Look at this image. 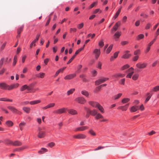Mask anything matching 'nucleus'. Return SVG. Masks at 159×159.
<instances>
[{
    "label": "nucleus",
    "mask_w": 159,
    "mask_h": 159,
    "mask_svg": "<svg viewBox=\"0 0 159 159\" xmlns=\"http://www.w3.org/2000/svg\"><path fill=\"white\" fill-rule=\"evenodd\" d=\"M87 136L86 135L83 134H78L74 135L73 137L77 139H84L86 138Z\"/></svg>",
    "instance_id": "obj_1"
},
{
    "label": "nucleus",
    "mask_w": 159,
    "mask_h": 159,
    "mask_svg": "<svg viewBox=\"0 0 159 159\" xmlns=\"http://www.w3.org/2000/svg\"><path fill=\"white\" fill-rule=\"evenodd\" d=\"M147 65L146 63L139 62L136 64V66L139 69H142L146 67Z\"/></svg>",
    "instance_id": "obj_2"
},
{
    "label": "nucleus",
    "mask_w": 159,
    "mask_h": 159,
    "mask_svg": "<svg viewBox=\"0 0 159 159\" xmlns=\"http://www.w3.org/2000/svg\"><path fill=\"white\" fill-rule=\"evenodd\" d=\"M109 78H102L97 81L95 82V84L96 85H98L99 84L103 83L106 81L108 80Z\"/></svg>",
    "instance_id": "obj_3"
},
{
    "label": "nucleus",
    "mask_w": 159,
    "mask_h": 159,
    "mask_svg": "<svg viewBox=\"0 0 159 159\" xmlns=\"http://www.w3.org/2000/svg\"><path fill=\"white\" fill-rule=\"evenodd\" d=\"M7 108L10 110L13 113L20 114L21 112L18 110L15 107L11 106H8Z\"/></svg>",
    "instance_id": "obj_4"
},
{
    "label": "nucleus",
    "mask_w": 159,
    "mask_h": 159,
    "mask_svg": "<svg viewBox=\"0 0 159 159\" xmlns=\"http://www.w3.org/2000/svg\"><path fill=\"white\" fill-rule=\"evenodd\" d=\"M75 100L77 101L78 103L82 104L86 102V100L84 98L81 97L76 98Z\"/></svg>",
    "instance_id": "obj_5"
},
{
    "label": "nucleus",
    "mask_w": 159,
    "mask_h": 159,
    "mask_svg": "<svg viewBox=\"0 0 159 159\" xmlns=\"http://www.w3.org/2000/svg\"><path fill=\"white\" fill-rule=\"evenodd\" d=\"M38 130L39 132L38 136L40 138L44 137L45 136V131H42V128L40 127L38 128Z\"/></svg>",
    "instance_id": "obj_6"
},
{
    "label": "nucleus",
    "mask_w": 159,
    "mask_h": 159,
    "mask_svg": "<svg viewBox=\"0 0 159 159\" xmlns=\"http://www.w3.org/2000/svg\"><path fill=\"white\" fill-rule=\"evenodd\" d=\"M19 84L18 83L12 84L10 85H7V89H8L9 90H12L14 89H16L19 86Z\"/></svg>",
    "instance_id": "obj_7"
},
{
    "label": "nucleus",
    "mask_w": 159,
    "mask_h": 159,
    "mask_svg": "<svg viewBox=\"0 0 159 159\" xmlns=\"http://www.w3.org/2000/svg\"><path fill=\"white\" fill-rule=\"evenodd\" d=\"M134 69L133 67H131L129 69L127 70V72H128L129 73L126 75V77L130 78L133 74L134 73Z\"/></svg>",
    "instance_id": "obj_8"
},
{
    "label": "nucleus",
    "mask_w": 159,
    "mask_h": 159,
    "mask_svg": "<svg viewBox=\"0 0 159 159\" xmlns=\"http://www.w3.org/2000/svg\"><path fill=\"white\" fill-rule=\"evenodd\" d=\"M93 53L95 55V57L96 59H98L100 54V50L98 49H95L93 51Z\"/></svg>",
    "instance_id": "obj_9"
},
{
    "label": "nucleus",
    "mask_w": 159,
    "mask_h": 159,
    "mask_svg": "<svg viewBox=\"0 0 159 159\" xmlns=\"http://www.w3.org/2000/svg\"><path fill=\"white\" fill-rule=\"evenodd\" d=\"M120 22L118 21L117 22L114 26L113 28L111 30V32L112 33H113L114 32L116 31L118 29V27L120 26Z\"/></svg>",
    "instance_id": "obj_10"
},
{
    "label": "nucleus",
    "mask_w": 159,
    "mask_h": 159,
    "mask_svg": "<svg viewBox=\"0 0 159 159\" xmlns=\"http://www.w3.org/2000/svg\"><path fill=\"white\" fill-rule=\"evenodd\" d=\"M66 111V109L64 108H63L55 110L54 111L53 113H54L60 114L65 113Z\"/></svg>",
    "instance_id": "obj_11"
},
{
    "label": "nucleus",
    "mask_w": 159,
    "mask_h": 159,
    "mask_svg": "<svg viewBox=\"0 0 159 159\" xmlns=\"http://www.w3.org/2000/svg\"><path fill=\"white\" fill-rule=\"evenodd\" d=\"M88 127L87 126H83L82 127H79L75 129H74V131L76 132L80 131H83L88 129Z\"/></svg>",
    "instance_id": "obj_12"
},
{
    "label": "nucleus",
    "mask_w": 159,
    "mask_h": 159,
    "mask_svg": "<svg viewBox=\"0 0 159 159\" xmlns=\"http://www.w3.org/2000/svg\"><path fill=\"white\" fill-rule=\"evenodd\" d=\"M76 75L75 74H70L65 76L64 78L66 80H69L73 78Z\"/></svg>",
    "instance_id": "obj_13"
},
{
    "label": "nucleus",
    "mask_w": 159,
    "mask_h": 159,
    "mask_svg": "<svg viewBox=\"0 0 159 159\" xmlns=\"http://www.w3.org/2000/svg\"><path fill=\"white\" fill-rule=\"evenodd\" d=\"M125 75L124 74H121L120 73H116L113 75H112V77L114 78H117V77H121L122 78L124 77L125 76Z\"/></svg>",
    "instance_id": "obj_14"
},
{
    "label": "nucleus",
    "mask_w": 159,
    "mask_h": 159,
    "mask_svg": "<svg viewBox=\"0 0 159 159\" xmlns=\"http://www.w3.org/2000/svg\"><path fill=\"white\" fill-rule=\"evenodd\" d=\"M129 104H127L125 106H121L119 107L118 109L120 110H121L122 111H126L128 107Z\"/></svg>",
    "instance_id": "obj_15"
},
{
    "label": "nucleus",
    "mask_w": 159,
    "mask_h": 159,
    "mask_svg": "<svg viewBox=\"0 0 159 159\" xmlns=\"http://www.w3.org/2000/svg\"><path fill=\"white\" fill-rule=\"evenodd\" d=\"M68 112L72 115H75L77 114L78 112L77 111L73 109H70L68 110Z\"/></svg>",
    "instance_id": "obj_16"
},
{
    "label": "nucleus",
    "mask_w": 159,
    "mask_h": 159,
    "mask_svg": "<svg viewBox=\"0 0 159 159\" xmlns=\"http://www.w3.org/2000/svg\"><path fill=\"white\" fill-rule=\"evenodd\" d=\"M7 85L6 84L2 83L0 84V88L3 90L7 89Z\"/></svg>",
    "instance_id": "obj_17"
},
{
    "label": "nucleus",
    "mask_w": 159,
    "mask_h": 159,
    "mask_svg": "<svg viewBox=\"0 0 159 159\" xmlns=\"http://www.w3.org/2000/svg\"><path fill=\"white\" fill-rule=\"evenodd\" d=\"M89 104L93 107H97L98 103L96 102L90 101L89 102Z\"/></svg>",
    "instance_id": "obj_18"
},
{
    "label": "nucleus",
    "mask_w": 159,
    "mask_h": 159,
    "mask_svg": "<svg viewBox=\"0 0 159 159\" xmlns=\"http://www.w3.org/2000/svg\"><path fill=\"white\" fill-rule=\"evenodd\" d=\"M139 109V107L137 106H133L130 108V110L131 112H135Z\"/></svg>",
    "instance_id": "obj_19"
},
{
    "label": "nucleus",
    "mask_w": 159,
    "mask_h": 159,
    "mask_svg": "<svg viewBox=\"0 0 159 159\" xmlns=\"http://www.w3.org/2000/svg\"><path fill=\"white\" fill-rule=\"evenodd\" d=\"M45 75V74L43 72H40L39 74H36L35 75L36 77L38 78H43Z\"/></svg>",
    "instance_id": "obj_20"
},
{
    "label": "nucleus",
    "mask_w": 159,
    "mask_h": 159,
    "mask_svg": "<svg viewBox=\"0 0 159 159\" xmlns=\"http://www.w3.org/2000/svg\"><path fill=\"white\" fill-rule=\"evenodd\" d=\"M21 142L18 141H16L13 142L12 145L14 146H20L22 145Z\"/></svg>",
    "instance_id": "obj_21"
},
{
    "label": "nucleus",
    "mask_w": 159,
    "mask_h": 159,
    "mask_svg": "<svg viewBox=\"0 0 159 159\" xmlns=\"http://www.w3.org/2000/svg\"><path fill=\"white\" fill-rule=\"evenodd\" d=\"M41 102V101L40 100H34L31 101L30 102V103L31 105H35L38 104Z\"/></svg>",
    "instance_id": "obj_22"
},
{
    "label": "nucleus",
    "mask_w": 159,
    "mask_h": 159,
    "mask_svg": "<svg viewBox=\"0 0 159 159\" xmlns=\"http://www.w3.org/2000/svg\"><path fill=\"white\" fill-rule=\"evenodd\" d=\"M95 119L98 120L100 119H103V116L100 113H97L95 117Z\"/></svg>",
    "instance_id": "obj_23"
},
{
    "label": "nucleus",
    "mask_w": 159,
    "mask_h": 159,
    "mask_svg": "<svg viewBox=\"0 0 159 159\" xmlns=\"http://www.w3.org/2000/svg\"><path fill=\"white\" fill-rule=\"evenodd\" d=\"M121 32H116L114 35V38L116 39V40H117L116 39H118L119 38L120 36L121 35Z\"/></svg>",
    "instance_id": "obj_24"
},
{
    "label": "nucleus",
    "mask_w": 159,
    "mask_h": 159,
    "mask_svg": "<svg viewBox=\"0 0 159 159\" xmlns=\"http://www.w3.org/2000/svg\"><path fill=\"white\" fill-rule=\"evenodd\" d=\"M129 52V51H127L125 52V53L122 56V58L124 59H126L130 57L131 55L129 54H128V53Z\"/></svg>",
    "instance_id": "obj_25"
},
{
    "label": "nucleus",
    "mask_w": 159,
    "mask_h": 159,
    "mask_svg": "<svg viewBox=\"0 0 159 159\" xmlns=\"http://www.w3.org/2000/svg\"><path fill=\"white\" fill-rule=\"evenodd\" d=\"M0 101H8L10 102H12V100L11 99H9L7 98H0Z\"/></svg>",
    "instance_id": "obj_26"
},
{
    "label": "nucleus",
    "mask_w": 159,
    "mask_h": 159,
    "mask_svg": "<svg viewBox=\"0 0 159 159\" xmlns=\"http://www.w3.org/2000/svg\"><path fill=\"white\" fill-rule=\"evenodd\" d=\"M97 113V111L95 109L91 110V111H90V114L93 116H95Z\"/></svg>",
    "instance_id": "obj_27"
},
{
    "label": "nucleus",
    "mask_w": 159,
    "mask_h": 159,
    "mask_svg": "<svg viewBox=\"0 0 159 159\" xmlns=\"http://www.w3.org/2000/svg\"><path fill=\"white\" fill-rule=\"evenodd\" d=\"M147 95L148 96L147 97V98H146V99L145 101V103H146L151 98V97L152 95V93L150 94L149 93H147Z\"/></svg>",
    "instance_id": "obj_28"
},
{
    "label": "nucleus",
    "mask_w": 159,
    "mask_h": 159,
    "mask_svg": "<svg viewBox=\"0 0 159 159\" xmlns=\"http://www.w3.org/2000/svg\"><path fill=\"white\" fill-rule=\"evenodd\" d=\"M81 93L82 94L84 95L85 96L87 97H88L89 95V93H88V92L85 90L82 91L81 92Z\"/></svg>",
    "instance_id": "obj_29"
},
{
    "label": "nucleus",
    "mask_w": 159,
    "mask_h": 159,
    "mask_svg": "<svg viewBox=\"0 0 159 159\" xmlns=\"http://www.w3.org/2000/svg\"><path fill=\"white\" fill-rule=\"evenodd\" d=\"M23 110L26 113H28L30 112V109L29 107H24L23 108Z\"/></svg>",
    "instance_id": "obj_30"
},
{
    "label": "nucleus",
    "mask_w": 159,
    "mask_h": 159,
    "mask_svg": "<svg viewBox=\"0 0 159 159\" xmlns=\"http://www.w3.org/2000/svg\"><path fill=\"white\" fill-rule=\"evenodd\" d=\"M113 46V44H111V45H110L109 47L107 48L106 51V52L108 54L111 51L112 49Z\"/></svg>",
    "instance_id": "obj_31"
},
{
    "label": "nucleus",
    "mask_w": 159,
    "mask_h": 159,
    "mask_svg": "<svg viewBox=\"0 0 159 159\" xmlns=\"http://www.w3.org/2000/svg\"><path fill=\"white\" fill-rule=\"evenodd\" d=\"M100 111L102 113H104V109L103 107L99 103L97 107Z\"/></svg>",
    "instance_id": "obj_32"
},
{
    "label": "nucleus",
    "mask_w": 159,
    "mask_h": 159,
    "mask_svg": "<svg viewBox=\"0 0 159 159\" xmlns=\"http://www.w3.org/2000/svg\"><path fill=\"white\" fill-rule=\"evenodd\" d=\"M122 95V93H119L118 94L114 96L113 98L115 100L119 99Z\"/></svg>",
    "instance_id": "obj_33"
},
{
    "label": "nucleus",
    "mask_w": 159,
    "mask_h": 159,
    "mask_svg": "<svg viewBox=\"0 0 159 159\" xmlns=\"http://www.w3.org/2000/svg\"><path fill=\"white\" fill-rule=\"evenodd\" d=\"M129 100L130 99L129 98H125L122 100L121 102L123 103L124 104L128 102Z\"/></svg>",
    "instance_id": "obj_34"
},
{
    "label": "nucleus",
    "mask_w": 159,
    "mask_h": 159,
    "mask_svg": "<svg viewBox=\"0 0 159 159\" xmlns=\"http://www.w3.org/2000/svg\"><path fill=\"white\" fill-rule=\"evenodd\" d=\"M120 12V10H118L116 12L115 15L113 16V19H116L117 17L118 16L119 13Z\"/></svg>",
    "instance_id": "obj_35"
},
{
    "label": "nucleus",
    "mask_w": 159,
    "mask_h": 159,
    "mask_svg": "<svg viewBox=\"0 0 159 159\" xmlns=\"http://www.w3.org/2000/svg\"><path fill=\"white\" fill-rule=\"evenodd\" d=\"M158 91H159V86H157L154 87L150 92H152V91L156 92Z\"/></svg>",
    "instance_id": "obj_36"
},
{
    "label": "nucleus",
    "mask_w": 159,
    "mask_h": 159,
    "mask_svg": "<svg viewBox=\"0 0 159 159\" xmlns=\"http://www.w3.org/2000/svg\"><path fill=\"white\" fill-rule=\"evenodd\" d=\"M89 133L91 135L93 136H95L96 135V133L92 129H90L89 131Z\"/></svg>",
    "instance_id": "obj_37"
},
{
    "label": "nucleus",
    "mask_w": 159,
    "mask_h": 159,
    "mask_svg": "<svg viewBox=\"0 0 159 159\" xmlns=\"http://www.w3.org/2000/svg\"><path fill=\"white\" fill-rule=\"evenodd\" d=\"M47 150L46 149L42 148L41 149L38 151V153H43L44 152H47Z\"/></svg>",
    "instance_id": "obj_38"
},
{
    "label": "nucleus",
    "mask_w": 159,
    "mask_h": 159,
    "mask_svg": "<svg viewBox=\"0 0 159 159\" xmlns=\"http://www.w3.org/2000/svg\"><path fill=\"white\" fill-rule=\"evenodd\" d=\"M24 26L22 25L18 28L17 30V33L20 34L21 32L23 30Z\"/></svg>",
    "instance_id": "obj_39"
},
{
    "label": "nucleus",
    "mask_w": 159,
    "mask_h": 159,
    "mask_svg": "<svg viewBox=\"0 0 159 159\" xmlns=\"http://www.w3.org/2000/svg\"><path fill=\"white\" fill-rule=\"evenodd\" d=\"M6 124L9 127H11L13 125V122L10 121H8L6 122Z\"/></svg>",
    "instance_id": "obj_40"
},
{
    "label": "nucleus",
    "mask_w": 159,
    "mask_h": 159,
    "mask_svg": "<svg viewBox=\"0 0 159 159\" xmlns=\"http://www.w3.org/2000/svg\"><path fill=\"white\" fill-rule=\"evenodd\" d=\"M28 86L25 84L23 85L20 89V91H23L27 89Z\"/></svg>",
    "instance_id": "obj_41"
},
{
    "label": "nucleus",
    "mask_w": 159,
    "mask_h": 159,
    "mask_svg": "<svg viewBox=\"0 0 159 159\" xmlns=\"http://www.w3.org/2000/svg\"><path fill=\"white\" fill-rule=\"evenodd\" d=\"M75 90V89H72L68 91L67 92V94L68 95H70V94H72L74 91Z\"/></svg>",
    "instance_id": "obj_42"
},
{
    "label": "nucleus",
    "mask_w": 159,
    "mask_h": 159,
    "mask_svg": "<svg viewBox=\"0 0 159 159\" xmlns=\"http://www.w3.org/2000/svg\"><path fill=\"white\" fill-rule=\"evenodd\" d=\"M13 141H12L10 140H9V139H6L5 141V143L6 144H11V145H12L13 144Z\"/></svg>",
    "instance_id": "obj_43"
},
{
    "label": "nucleus",
    "mask_w": 159,
    "mask_h": 159,
    "mask_svg": "<svg viewBox=\"0 0 159 159\" xmlns=\"http://www.w3.org/2000/svg\"><path fill=\"white\" fill-rule=\"evenodd\" d=\"M129 66L128 64H126L125 65H124L121 68V70H124L125 69H127V68H129Z\"/></svg>",
    "instance_id": "obj_44"
},
{
    "label": "nucleus",
    "mask_w": 159,
    "mask_h": 159,
    "mask_svg": "<svg viewBox=\"0 0 159 159\" xmlns=\"http://www.w3.org/2000/svg\"><path fill=\"white\" fill-rule=\"evenodd\" d=\"M144 37V35L143 34H140L137 37V39L139 40L140 39L143 38Z\"/></svg>",
    "instance_id": "obj_45"
},
{
    "label": "nucleus",
    "mask_w": 159,
    "mask_h": 159,
    "mask_svg": "<svg viewBox=\"0 0 159 159\" xmlns=\"http://www.w3.org/2000/svg\"><path fill=\"white\" fill-rule=\"evenodd\" d=\"M139 77V75L137 74H134L132 77V79L134 80H136Z\"/></svg>",
    "instance_id": "obj_46"
},
{
    "label": "nucleus",
    "mask_w": 159,
    "mask_h": 159,
    "mask_svg": "<svg viewBox=\"0 0 159 159\" xmlns=\"http://www.w3.org/2000/svg\"><path fill=\"white\" fill-rule=\"evenodd\" d=\"M156 40V38L154 39L148 45V46H149L150 47V46L152 45V44L154 43L155 41Z\"/></svg>",
    "instance_id": "obj_47"
},
{
    "label": "nucleus",
    "mask_w": 159,
    "mask_h": 159,
    "mask_svg": "<svg viewBox=\"0 0 159 159\" xmlns=\"http://www.w3.org/2000/svg\"><path fill=\"white\" fill-rule=\"evenodd\" d=\"M98 45L99 46H100L101 47H102L104 45V43L103 42V40H101V41H100Z\"/></svg>",
    "instance_id": "obj_48"
},
{
    "label": "nucleus",
    "mask_w": 159,
    "mask_h": 159,
    "mask_svg": "<svg viewBox=\"0 0 159 159\" xmlns=\"http://www.w3.org/2000/svg\"><path fill=\"white\" fill-rule=\"evenodd\" d=\"M97 2H93L92 4L90 5L89 7V8L91 9L94 7L95 5L97 3Z\"/></svg>",
    "instance_id": "obj_49"
},
{
    "label": "nucleus",
    "mask_w": 159,
    "mask_h": 159,
    "mask_svg": "<svg viewBox=\"0 0 159 159\" xmlns=\"http://www.w3.org/2000/svg\"><path fill=\"white\" fill-rule=\"evenodd\" d=\"M151 24L150 23H148L147 24L145 27V29L146 30L150 28V27L151 26Z\"/></svg>",
    "instance_id": "obj_50"
},
{
    "label": "nucleus",
    "mask_w": 159,
    "mask_h": 159,
    "mask_svg": "<svg viewBox=\"0 0 159 159\" xmlns=\"http://www.w3.org/2000/svg\"><path fill=\"white\" fill-rule=\"evenodd\" d=\"M55 103H51L47 105L49 108L53 107L55 106Z\"/></svg>",
    "instance_id": "obj_51"
},
{
    "label": "nucleus",
    "mask_w": 159,
    "mask_h": 159,
    "mask_svg": "<svg viewBox=\"0 0 159 159\" xmlns=\"http://www.w3.org/2000/svg\"><path fill=\"white\" fill-rule=\"evenodd\" d=\"M75 56L73 55V57L69 60V61L67 62V64H69L70 62H72V61H73V60L75 58Z\"/></svg>",
    "instance_id": "obj_52"
},
{
    "label": "nucleus",
    "mask_w": 159,
    "mask_h": 159,
    "mask_svg": "<svg viewBox=\"0 0 159 159\" xmlns=\"http://www.w3.org/2000/svg\"><path fill=\"white\" fill-rule=\"evenodd\" d=\"M17 57L16 56H15L14 57V58L13 59V65L14 66L16 65V59H17Z\"/></svg>",
    "instance_id": "obj_53"
},
{
    "label": "nucleus",
    "mask_w": 159,
    "mask_h": 159,
    "mask_svg": "<svg viewBox=\"0 0 159 159\" xmlns=\"http://www.w3.org/2000/svg\"><path fill=\"white\" fill-rule=\"evenodd\" d=\"M119 52V51H118V52H116L114 53V54H113V57L114 58H116L117 57Z\"/></svg>",
    "instance_id": "obj_54"
},
{
    "label": "nucleus",
    "mask_w": 159,
    "mask_h": 159,
    "mask_svg": "<svg viewBox=\"0 0 159 159\" xmlns=\"http://www.w3.org/2000/svg\"><path fill=\"white\" fill-rule=\"evenodd\" d=\"M4 60V58H2L0 60V68H1L2 67V64H3Z\"/></svg>",
    "instance_id": "obj_55"
},
{
    "label": "nucleus",
    "mask_w": 159,
    "mask_h": 159,
    "mask_svg": "<svg viewBox=\"0 0 159 159\" xmlns=\"http://www.w3.org/2000/svg\"><path fill=\"white\" fill-rule=\"evenodd\" d=\"M84 26V24L83 23H81L80 24H79L78 25V28L79 29H81Z\"/></svg>",
    "instance_id": "obj_56"
},
{
    "label": "nucleus",
    "mask_w": 159,
    "mask_h": 159,
    "mask_svg": "<svg viewBox=\"0 0 159 159\" xmlns=\"http://www.w3.org/2000/svg\"><path fill=\"white\" fill-rule=\"evenodd\" d=\"M35 42L34 41H33L32 43H31L30 44V48H31L33 46V45L34 46H35Z\"/></svg>",
    "instance_id": "obj_57"
},
{
    "label": "nucleus",
    "mask_w": 159,
    "mask_h": 159,
    "mask_svg": "<svg viewBox=\"0 0 159 159\" xmlns=\"http://www.w3.org/2000/svg\"><path fill=\"white\" fill-rule=\"evenodd\" d=\"M39 34H37L36 37V39L33 41L36 43L39 40Z\"/></svg>",
    "instance_id": "obj_58"
},
{
    "label": "nucleus",
    "mask_w": 159,
    "mask_h": 159,
    "mask_svg": "<svg viewBox=\"0 0 159 159\" xmlns=\"http://www.w3.org/2000/svg\"><path fill=\"white\" fill-rule=\"evenodd\" d=\"M128 43V42L127 41H123L121 42V44L122 45H124L127 44Z\"/></svg>",
    "instance_id": "obj_59"
},
{
    "label": "nucleus",
    "mask_w": 159,
    "mask_h": 159,
    "mask_svg": "<svg viewBox=\"0 0 159 159\" xmlns=\"http://www.w3.org/2000/svg\"><path fill=\"white\" fill-rule=\"evenodd\" d=\"M29 103V102L28 101L24 102H21V105H26L27 104H28Z\"/></svg>",
    "instance_id": "obj_60"
},
{
    "label": "nucleus",
    "mask_w": 159,
    "mask_h": 159,
    "mask_svg": "<svg viewBox=\"0 0 159 159\" xmlns=\"http://www.w3.org/2000/svg\"><path fill=\"white\" fill-rule=\"evenodd\" d=\"M125 79H122L120 81V83L124 85L125 84Z\"/></svg>",
    "instance_id": "obj_61"
},
{
    "label": "nucleus",
    "mask_w": 159,
    "mask_h": 159,
    "mask_svg": "<svg viewBox=\"0 0 159 159\" xmlns=\"http://www.w3.org/2000/svg\"><path fill=\"white\" fill-rule=\"evenodd\" d=\"M140 16H143L144 18H147L148 17V16L143 13H142L140 14Z\"/></svg>",
    "instance_id": "obj_62"
},
{
    "label": "nucleus",
    "mask_w": 159,
    "mask_h": 159,
    "mask_svg": "<svg viewBox=\"0 0 159 159\" xmlns=\"http://www.w3.org/2000/svg\"><path fill=\"white\" fill-rule=\"evenodd\" d=\"M26 124V123L24 122H21L19 125V127H20V126H24V125H25Z\"/></svg>",
    "instance_id": "obj_63"
},
{
    "label": "nucleus",
    "mask_w": 159,
    "mask_h": 159,
    "mask_svg": "<svg viewBox=\"0 0 159 159\" xmlns=\"http://www.w3.org/2000/svg\"><path fill=\"white\" fill-rule=\"evenodd\" d=\"M76 31V29L75 28H70V32H75Z\"/></svg>",
    "instance_id": "obj_64"
}]
</instances>
